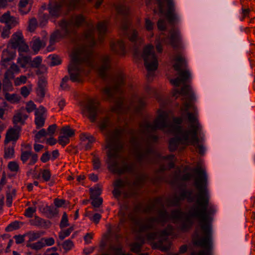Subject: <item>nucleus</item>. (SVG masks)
Returning <instances> with one entry per match:
<instances>
[{"label": "nucleus", "mask_w": 255, "mask_h": 255, "mask_svg": "<svg viewBox=\"0 0 255 255\" xmlns=\"http://www.w3.org/2000/svg\"><path fill=\"white\" fill-rule=\"evenodd\" d=\"M69 225L68 217L66 213L65 212L63 214L62 219L61 220L60 226L61 228L66 227Z\"/></svg>", "instance_id": "nucleus-60"}, {"label": "nucleus", "mask_w": 255, "mask_h": 255, "mask_svg": "<svg viewBox=\"0 0 255 255\" xmlns=\"http://www.w3.org/2000/svg\"><path fill=\"white\" fill-rule=\"evenodd\" d=\"M69 80V78L67 76H65L62 80L60 84V88L63 90H68L69 89L68 82Z\"/></svg>", "instance_id": "nucleus-54"}, {"label": "nucleus", "mask_w": 255, "mask_h": 255, "mask_svg": "<svg viewBox=\"0 0 255 255\" xmlns=\"http://www.w3.org/2000/svg\"><path fill=\"white\" fill-rule=\"evenodd\" d=\"M25 236L28 238L27 243H31L39 238L41 234L39 232H30L25 234Z\"/></svg>", "instance_id": "nucleus-37"}, {"label": "nucleus", "mask_w": 255, "mask_h": 255, "mask_svg": "<svg viewBox=\"0 0 255 255\" xmlns=\"http://www.w3.org/2000/svg\"><path fill=\"white\" fill-rule=\"evenodd\" d=\"M14 150L12 147H7L4 149V157L6 159L12 158L14 156Z\"/></svg>", "instance_id": "nucleus-47"}, {"label": "nucleus", "mask_w": 255, "mask_h": 255, "mask_svg": "<svg viewBox=\"0 0 255 255\" xmlns=\"http://www.w3.org/2000/svg\"><path fill=\"white\" fill-rule=\"evenodd\" d=\"M8 168L12 172H17L19 170V165L15 161H10L8 164Z\"/></svg>", "instance_id": "nucleus-55"}, {"label": "nucleus", "mask_w": 255, "mask_h": 255, "mask_svg": "<svg viewBox=\"0 0 255 255\" xmlns=\"http://www.w3.org/2000/svg\"><path fill=\"white\" fill-rule=\"evenodd\" d=\"M163 208L164 205L161 198H157L145 206L142 209V212L144 213H150L157 211L158 215L157 217L132 218L131 220L137 231L139 233H144L150 230H155L158 225L163 224L167 222L169 220V215Z\"/></svg>", "instance_id": "nucleus-4"}, {"label": "nucleus", "mask_w": 255, "mask_h": 255, "mask_svg": "<svg viewBox=\"0 0 255 255\" xmlns=\"http://www.w3.org/2000/svg\"><path fill=\"white\" fill-rule=\"evenodd\" d=\"M16 56V51L13 49L11 50L4 49L1 55V60L3 62H10L13 60Z\"/></svg>", "instance_id": "nucleus-26"}, {"label": "nucleus", "mask_w": 255, "mask_h": 255, "mask_svg": "<svg viewBox=\"0 0 255 255\" xmlns=\"http://www.w3.org/2000/svg\"><path fill=\"white\" fill-rule=\"evenodd\" d=\"M31 156V151H23L21 152L20 159L23 163L27 161Z\"/></svg>", "instance_id": "nucleus-51"}, {"label": "nucleus", "mask_w": 255, "mask_h": 255, "mask_svg": "<svg viewBox=\"0 0 255 255\" xmlns=\"http://www.w3.org/2000/svg\"><path fill=\"white\" fill-rule=\"evenodd\" d=\"M16 128H11L9 129L6 133L4 143L7 144L11 141H15L19 137V133L21 130L19 127L15 126Z\"/></svg>", "instance_id": "nucleus-22"}, {"label": "nucleus", "mask_w": 255, "mask_h": 255, "mask_svg": "<svg viewBox=\"0 0 255 255\" xmlns=\"http://www.w3.org/2000/svg\"><path fill=\"white\" fill-rule=\"evenodd\" d=\"M26 246L33 250H39L44 247V243L43 242V240H41L36 243H27Z\"/></svg>", "instance_id": "nucleus-40"}, {"label": "nucleus", "mask_w": 255, "mask_h": 255, "mask_svg": "<svg viewBox=\"0 0 255 255\" xmlns=\"http://www.w3.org/2000/svg\"><path fill=\"white\" fill-rule=\"evenodd\" d=\"M157 27L160 30H164L166 28V22L165 20L160 18L157 22Z\"/></svg>", "instance_id": "nucleus-64"}, {"label": "nucleus", "mask_w": 255, "mask_h": 255, "mask_svg": "<svg viewBox=\"0 0 255 255\" xmlns=\"http://www.w3.org/2000/svg\"><path fill=\"white\" fill-rule=\"evenodd\" d=\"M45 119L44 116H35V124L37 128H41L44 126Z\"/></svg>", "instance_id": "nucleus-48"}, {"label": "nucleus", "mask_w": 255, "mask_h": 255, "mask_svg": "<svg viewBox=\"0 0 255 255\" xmlns=\"http://www.w3.org/2000/svg\"><path fill=\"white\" fill-rule=\"evenodd\" d=\"M144 64H158V61L154 51V46L151 44L146 45L141 55Z\"/></svg>", "instance_id": "nucleus-19"}, {"label": "nucleus", "mask_w": 255, "mask_h": 255, "mask_svg": "<svg viewBox=\"0 0 255 255\" xmlns=\"http://www.w3.org/2000/svg\"><path fill=\"white\" fill-rule=\"evenodd\" d=\"M194 172L198 175L194 185L198 190L195 203L190 208L188 213L175 210L172 211L170 217L180 222V229L182 231L191 227L193 225L191 218H198L200 220L201 233L213 237L212 220H210L209 216L214 214L216 210L213 206H209L207 175L205 171L200 168H195Z\"/></svg>", "instance_id": "nucleus-1"}, {"label": "nucleus", "mask_w": 255, "mask_h": 255, "mask_svg": "<svg viewBox=\"0 0 255 255\" xmlns=\"http://www.w3.org/2000/svg\"><path fill=\"white\" fill-rule=\"evenodd\" d=\"M180 170L176 171L174 174V181H178L179 180L188 181L190 179L192 175L190 173H186L184 175H180Z\"/></svg>", "instance_id": "nucleus-34"}, {"label": "nucleus", "mask_w": 255, "mask_h": 255, "mask_svg": "<svg viewBox=\"0 0 255 255\" xmlns=\"http://www.w3.org/2000/svg\"><path fill=\"white\" fill-rule=\"evenodd\" d=\"M36 108V105L32 101L28 102L26 104L25 109V113H30L32 112Z\"/></svg>", "instance_id": "nucleus-62"}, {"label": "nucleus", "mask_w": 255, "mask_h": 255, "mask_svg": "<svg viewBox=\"0 0 255 255\" xmlns=\"http://www.w3.org/2000/svg\"><path fill=\"white\" fill-rule=\"evenodd\" d=\"M97 213L94 212L95 211H86L85 216L86 217H88L91 221L95 223V224H98L101 218V214L103 213V210L102 209H100L98 210Z\"/></svg>", "instance_id": "nucleus-25"}, {"label": "nucleus", "mask_w": 255, "mask_h": 255, "mask_svg": "<svg viewBox=\"0 0 255 255\" xmlns=\"http://www.w3.org/2000/svg\"><path fill=\"white\" fill-rule=\"evenodd\" d=\"M32 67L35 68V72L37 75H40L47 72V67L45 65H31Z\"/></svg>", "instance_id": "nucleus-44"}, {"label": "nucleus", "mask_w": 255, "mask_h": 255, "mask_svg": "<svg viewBox=\"0 0 255 255\" xmlns=\"http://www.w3.org/2000/svg\"><path fill=\"white\" fill-rule=\"evenodd\" d=\"M48 9L49 13L53 16H57L58 15V9L56 6L52 5L51 4L48 6Z\"/></svg>", "instance_id": "nucleus-57"}, {"label": "nucleus", "mask_w": 255, "mask_h": 255, "mask_svg": "<svg viewBox=\"0 0 255 255\" xmlns=\"http://www.w3.org/2000/svg\"><path fill=\"white\" fill-rule=\"evenodd\" d=\"M107 231L102 235L99 247L100 251L109 254L112 252V228L110 224L107 225Z\"/></svg>", "instance_id": "nucleus-17"}, {"label": "nucleus", "mask_w": 255, "mask_h": 255, "mask_svg": "<svg viewBox=\"0 0 255 255\" xmlns=\"http://www.w3.org/2000/svg\"><path fill=\"white\" fill-rule=\"evenodd\" d=\"M184 65H173V68L176 71L177 77L174 79H171L170 83L176 87H178L182 83H185L190 78V74Z\"/></svg>", "instance_id": "nucleus-16"}, {"label": "nucleus", "mask_w": 255, "mask_h": 255, "mask_svg": "<svg viewBox=\"0 0 255 255\" xmlns=\"http://www.w3.org/2000/svg\"><path fill=\"white\" fill-rule=\"evenodd\" d=\"M81 108L83 115L87 116L91 122L97 120L98 115L103 114L99 127L105 137V142L102 145V152L105 155V161L110 171L112 170V113L111 109H103L99 102L95 99H89L82 105Z\"/></svg>", "instance_id": "nucleus-3"}, {"label": "nucleus", "mask_w": 255, "mask_h": 255, "mask_svg": "<svg viewBox=\"0 0 255 255\" xmlns=\"http://www.w3.org/2000/svg\"><path fill=\"white\" fill-rule=\"evenodd\" d=\"M42 177L45 181L50 180L51 177V173L48 169H44L41 171Z\"/></svg>", "instance_id": "nucleus-59"}, {"label": "nucleus", "mask_w": 255, "mask_h": 255, "mask_svg": "<svg viewBox=\"0 0 255 255\" xmlns=\"http://www.w3.org/2000/svg\"><path fill=\"white\" fill-rule=\"evenodd\" d=\"M86 19L82 14L72 16L67 20L62 19L59 22V26L61 29L56 30L53 32L50 38V43L54 44L57 41L63 38L73 39V36H77L78 33L76 28L86 23Z\"/></svg>", "instance_id": "nucleus-6"}, {"label": "nucleus", "mask_w": 255, "mask_h": 255, "mask_svg": "<svg viewBox=\"0 0 255 255\" xmlns=\"http://www.w3.org/2000/svg\"><path fill=\"white\" fill-rule=\"evenodd\" d=\"M11 46L13 50L17 48L19 57L16 64H41L42 58L36 56L33 60L29 53L28 46L23 41V37L21 32L14 33L10 39Z\"/></svg>", "instance_id": "nucleus-8"}, {"label": "nucleus", "mask_w": 255, "mask_h": 255, "mask_svg": "<svg viewBox=\"0 0 255 255\" xmlns=\"http://www.w3.org/2000/svg\"><path fill=\"white\" fill-rule=\"evenodd\" d=\"M47 84L46 78L43 76H39L37 83L38 88L45 89Z\"/></svg>", "instance_id": "nucleus-53"}, {"label": "nucleus", "mask_w": 255, "mask_h": 255, "mask_svg": "<svg viewBox=\"0 0 255 255\" xmlns=\"http://www.w3.org/2000/svg\"><path fill=\"white\" fill-rule=\"evenodd\" d=\"M31 90V84L28 85L27 86H24L21 88L20 94L24 98H26L29 95Z\"/></svg>", "instance_id": "nucleus-45"}, {"label": "nucleus", "mask_w": 255, "mask_h": 255, "mask_svg": "<svg viewBox=\"0 0 255 255\" xmlns=\"http://www.w3.org/2000/svg\"><path fill=\"white\" fill-rule=\"evenodd\" d=\"M181 38L179 30L173 28L169 31V36L165 37L162 33L159 35L158 39H156V50L159 53L162 52V46L161 43L170 45L173 47H178L181 41Z\"/></svg>", "instance_id": "nucleus-12"}, {"label": "nucleus", "mask_w": 255, "mask_h": 255, "mask_svg": "<svg viewBox=\"0 0 255 255\" xmlns=\"http://www.w3.org/2000/svg\"><path fill=\"white\" fill-rule=\"evenodd\" d=\"M84 65H69L68 72L70 80L73 82H81L83 76L86 74L84 70Z\"/></svg>", "instance_id": "nucleus-18"}, {"label": "nucleus", "mask_w": 255, "mask_h": 255, "mask_svg": "<svg viewBox=\"0 0 255 255\" xmlns=\"http://www.w3.org/2000/svg\"><path fill=\"white\" fill-rule=\"evenodd\" d=\"M46 211L48 214L49 217H52L58 214V210L52 206H46Z\"/></svg>", "instance_id": "nucleus-50"}, {"label": "nucleus", "mask_w": 255, "mask_h": 255, "mask_svg": "<svg viewBox=\"0 0 255 255\" xmlns=\"http://www.w3.org/2000/svg\"><path fill=\"white\" fill-rule=\"evenodd\" d=\"M122 132L121 130H113V171L114 167L117 165V162L114 159L119 156L122 165L118 168V173L120 174L125 173H133L135 170L136 163L133 162L128 163V158L119 155L123 148V143L120 137Z\"/></svg>", "instance_id": "nucleus-7"}, {"label": "nucleus", "mask_w": 255, "mask_h": 255, "mask_svg": "<svg viewBox=\"0 0 255 255\" xmlns=\"http://www.w3.org/2000/svg\"><path fill=\"white\" fill-rule=\"evenodd\" d=\"M92 29V30H95L101 37L105 36L108 31L107 25L105 22L98 23L96 27H93Z\"/></svg>", "instance_id": "nucleus-29"}, {"label": "nucleus", "mask_w": 255, "mask_h": 255, "mask_svg": "<svg viewBox=\"0 0 255 255\" xmlns=\"http://www.w3.org/2000/svg\"><path fill=\"white\" fill-rule=\"evenodd\" d=\"M116 10L118 14L122 17L121 23V29L123 34L127 36L129 40L132 42H138L141 44L143 42L142 38H138V32L135 29L130 30L129 29L130 25V19L129 17V9L128 7L125 3H121L116 6Z\"/></svg>", "instance_id": "nucleus-10"}, {"label": "nucleus", "mask_w": 255, "mask_h": 255, "mask_svg": "<svg viewBox=\"0 0 255 255\" xmlns=\"http://www.w3.org/2000/svg\"><path fill=\"white\" fill-rule=\"evenodd\" d=\"M19 70L18 65H11L10 68L5 72L4 79L11 80L14 78V74L18 73Z\"/></svg>", "instance_id": "nucleus-30"}, {"label": "nucleus", "mask_w": 255, "mask_h": 255, "mask_svg": "<svg viewBox=\"0 0 255 255\" xmlns=\"http://www.w3.org/2000/svg\"><path fill=\"white\" fill-rule=\"evenodd\" d=\"M95 68L99 76L104 81H110L111 69L110 65H95Z\"/></svg>", "instance_id": "nucleus-20"}, {"label": "nucleus", "mask_w": 255, "mask_h": 255, "mask_svg": "<svg viewBox=\"0 0 255 255\" xmlns=\"http://www.w3.org/2000/svg\"><path fill=\"white\" fill-rule=\"evenodd\" d=\"M144 239L140 237L139 239V242H134L130 245L131 251L135 253H138L141 251V247L144 244Z\"/></svg>", "instance_id": "nucleus-33"}, {"label": "nucleus", "mask_w": 255, "mask_h": 255, "mask_svg": "<svg viewBox=\"0 0 255 255\" xmlns=\"http://www.w3.org/2000/svg\"><path fill=\"white\" fill-rule=\"evenodd\" d=\"M90 58V53L85 47L82 49L74 51L70 54L71 63L69 64H94L89 61ZM102 64H109L103 63Z\"/></svg>", "instance_id": "nucleus-14"}, {"label": "nucleus", "mask_w": 255, "mask_h": 255, "mask_svg": "<svg viewBox=\"0 0 255 255\" xmlns=\"http://www.w3.org/2000/svg\"><path fill=\"white\" fill-rule=\"evenodd\" d=\"M7 188L8 190L6 193V204L8 207H10L12 205L13 199L16 196V191L15 189L12 188L10 186H8Z\"/></svg>", "instance_id": "nucleus-27"}, {"label": "nucleus", "mask_w": 255, "mask_h": 255, "mask_svg": "<svg viewBox=\"0 0 255 255\" xmlns=\"http://www.w3.org/2000/svg\"><path fill=\"white\" fill-rule=\"evenodd\" d=\"M0 21L5 25L1 32V37L4 39L7 38L10 33V29L17 24V21L14 16L10 15L9 12L3 14L0 18Z\"/></svg>", "instance_id": "nucleus-15"}, {"label": "nucleus", "mask_w": 255, "mask_h": 255, "mask_svg": "<svg viewBox=\"0 0 255 255\" xmlns=\"http://www.w3.org/2000/svg\"><path fill=\"white\" fill-rule=\"evenodd\" d=\"M92 155H93L92 161L93 163V168L95 170H98L101 166V162L100 157L97 155L94 154V153H92Z\"/></svg>", "instance_id": "nucleus-43"}, {"label": "nucleus", "mask_w": 255, "mask_h": 255, "mask_svg": "<svg viewBox=\"0 0 255 255\" xmlns=\"http://www.w3.org/2000/svg\"><path fill=\"white\" fill-rule=\"evenodd\" d=\"M61 133L63 134V135L69 138L74 135L75 130L71 128L70 127L66 126L62 128L61 129Z\"/></svg>", "instance_id": "nucleus-41"}, {"label": "nucleus", "mask_w": 255, "mask_h": 255, "mask_svg": "<svg viewBox=\"0 0 255 255\" xmlns=\"http://www.w3.org/2000/svg\"><path fill=\"white\" fill-rule=\"evenodd\" d=\"M30 224L33 226L43 228H48L50 225L49 221H46L37 216L35 217L34 219L30 221Z\"/></svg>", "instance_id": "nucleus-28"}, {"label": "nucleus", "mask_w": 255, "mask_h": 255, "mask_svg": "<svg viewBox=\"0 0 255 255\" xmlns=\"http://www.w3.org/2000/svg\"><path fill=\"white\" fill-rule=\"evenodd\" d=\"M181 92L188 96L189 101L185 103L184 107L181 108V110L182 111V117L184 118V120L187 119L188 122L190 123V129L183 131L182 127L180 126H173V129L176 132H182L183 138L185 140H188L190 138V142L192 144L195 145L199 142V138L197 134L200 125L196 115L188 112L189 108L191 106V102L194 99V96L190 86H184L181 90Z\"/></svg>", "instance_id": "nucleus-5"}, {"label": "nucleus", "mask_w": 255, "mask_h": 255, "mask_svg": "<svg viewBox=\"0 0 255 255\" xmlns=\"http://www.w3.org/2000/svg\"><path fill=\"white\" fill-rule=\"evenodd\" d=\"M90 198L100 197L99 196L102 193V188L99 185H96L93 188H90Z\"/></svg>", "instance_id": "nucleus-36"}, {"label": "nucleus", "mask_w": 255, "mask_h": 255, "mask_svg": "<svg viewBox=\"0 0 255 255\" xmlns=\"http://www.w3.org/2000/svg\"><path fill=\"white\" fill-rule=\"evenodd\" d=\"M172 130L176 134H179L180 136H175L173 138H172L170 139L169 141V149L170 151H173L175 150L178 147L179 144L182 141H188V140H185L183 138L182 132L177 133L173 129V126H172Z\"/></svg>", "instance_id": "nucleus-24"}, {"label": "nucleus", "mask_w": 255, "mask_h": 255, "mask_svg": "<svg viewBox=\"0 0 255 255\" xmlns=\"http://www.w3.org/2000/svg\"><path fill=\"white\" fill-rule=\"evenodd\" d=\"M4 97L8 101L11 103H14L18 101L19 100V99L16 94H10L8 92L4 93Z\"/></svg>", "instance_id": "nucleus-49"}, {"label": "nucleus", "mask_w": 255, "mask_h": 255, "mask_svg": "<svg viewBox=\"0 0 255 255\" xmlns=\"http://www.w3.org/2000/svg\"><path fill=\"white\" fill-rule=\"evenodd\" d=\"M146 176L144 174L137 175L133 182L134 186L136 187H141L146 180Z\"/></svg>", "instance_id": "nucleus-39"}, {"label": "nucleus", "mask_w": 255, "mask_h": 255, "mask_svg": "<svg viewBox=\"0 0 255 255\" xmlns=\"http://www.w3.org/2000/svg\"><path fill=\"white\" fill-rule=\"evenodd\" d=\"M176 64H186L188 62L187 59L183 55H178L175 57Z\"/></svg>", "instance_id": "nucleus-63"}, {"label": "nucleus", "mask_w": 255, "mask_h": 255, "mask_svg": "<svg viewBox=\"0 0 255 255\" xmlns=\"http://www.w3.org/2000/svg\"><path fill=\"white\" fill-rule=\"evenodd\" d=\"M160 13L167 18L171 24L178 23L180 21V16L176 11L175 3L173 0H167V10L164 9L163 3L161 0H158Z\"/></svg>", "instance_id": "nucleus-13"}, {"label": "nucleus", "mask_w": 255, "mask_h": 255, "mask_svg": "<svg viewBox=\"0 0 255 255\" xmlns=\"http://www.w3.org/2000/svg\"><path fill=\"white\" fill-rule=\"evenodd\" d=\"M28 115L25 113L24 108H21L17 111L13 117V123L16 126L17 124L23 125Z\"/></svg>", "instance_id": "nucleus-23"}, {"label": "nucleus", "mask_w": 255, "mask_h": 255, "mask_svg": "<svg viewBox=\"0 0 255 255\" xmlns=\"http://www.w3.org/2000/svg\"><path fill=\"white\" fill-rule=\"evenodd\" d=\"M69 138L63 135H60L58 137V142L60 144L63 146H65L69 142Z\"/></svg>", "instance_id": "nucleus-61"}, {"label": "nucleus", "mask_w": 255, "mask_h": 255, "mask_svg": "<svg viewBox=\"0 0 255 255\" xmlns=\"http://www.w3.org/2000/svg\"><path fill=\"white\" fill-rule=\"evenodd\" d=\"M2 90L4 93L11 92L13 90V86L10 80L3 79Z\"/></svg>", "instance_id": "nucleus-38"}, {"label": "nucleus", "mask_w": 255, "mask_h": 255, "mask_svg": "<svg viewBox=\"0 0 255 255\" xmlns=\"http://www.w3.org/2000/svg\"><path fill=\"white\" fill-rule=\"evenodd\" d=\"M102 98L104 100L110 102L112 99V88L110 85L106 86L102 91Z\"/></svg>", "instance_id": "nucleus-32"}, {"label": "nucleus", "mask_w": 255, "mask_h": 255, "mask_svg": "<svg viewBox=\"0 0 255 255\" xmlns=\"http://www.w3.org/2000/svg\"><path fill=\"white\" fill-rule=\"evenodd\" d=\"M192 195V191L191 190H183L179 196L174 195L170 199V202L173 205L177 206L179 204L180 201L183 200L185 198H187L189 202H192L193 201V198Z\"/></svg>", "instance_id": "nucleus-21"}, {"label": "nucleus", "mask_w": 255, "mask_h": 255, "mask_svg": "<svg viewBox=\"0 0 255 255\" xmlns=\"http://www.w3.org/2000/svg\"><path fill=\"white\" fill-rule=\"evenodd\" d=\"M42 46V41L39 38L34 40L32 44V48L37 53Z\"/></svg>", "instance_id": "nucleus-46"}, {"label": "nucleus", "mask_w": 255, "mask_h": 255, "mask_svg": "<svg viewBox=\"0 0 255 255\" xmlns=\"http://www.w3.org/2000/svg\"><path fill=\"white\" fill-rule=\"evenodd\" d=\"M193 244L204 250L200 251L198 253L193 252L191 255H213V237L201 232L200 235L196 233L193 237Z\"/></svg>", "instance_id": "nucleus-11"}, {"label": "nucleus", "mask_w": 255, "mask_h": 255, "mask_svg": "<svg viewBox=\"0 0 255 255\" xmlns=\"http://www.w3.org/2000/svg\"><path fill=\"white\" fill-rule=\"evenodd\" d=\"M92 200L91 205L93 207L94 211H97L101 208L103 203V199L101 197L90 198Z\"/></svg>", "instance_id": "nucleus-35"}, {"label": "nucleus", "mask_w": 255, "mask_h": 255, "mask_svg": "<svg viewBox=\"0 0 255 255\" xmlns=\"http://www.w3.org/2000/svg\"><path fill=\"white\" fill-rule=\"evenodd\" d=\"M184 120L181 117L174 118L173 119L174 124H171L169 114L166 112H162L154 121V124L152 125L148 122H144L140 125V131L143 134L145 138L142 136L140 139L133 135H132L130 143L131 145L133 154L139 163L143 161L147 163L156 162L153 160L151 158L154 157L157 159H166L172 161L174 157L173 155H169L167 156L161 157L160 155L155 152L152 149L150 142L156 141L157 136L154 135H147L150 132L155 131L157 129H163L165 128L170 127L172 130V126H179Z\"/></svg>", "instance_id": "nucleus-2"}, {"label": "nucleus", "mask_w": 255, "mask_h": 255, "mask_svg": "<svg viewBox=\"0 0 255 255\" xmlns=\"http://www.w3.org/2000/svg\"><path fill=\"white\" fill-rule=\"evenodd\" d=\"M27 77L25 76L22 75L15 79L14 83L16 86L26 83L27 81Z\"/></svg>", "instance_id": "nucleus-52"}, {"label": "nucleus", "mask_w": 255, "mask_h": 255, "mask_svg": "<svg viewBox=\"0 0 255 255\" xmlns=\"http://www.w3.org/2000/svg\"><path fill=\"white\" fill-rule=\"evenodd\" d=\"M73 231L72 228H70L64 231L61 232L59 235V238L60 240H63L66 237L70 235L72 231Z\"/></svg>", "instance_id": "nucleus-56"}, {"label": "nucleus", "mask_w": 255, "mask_h": 255, "mask_svg": "<svg viewBox=\"0 0 255 255\" xmlns=\"http://www.w3.org/2000/svg\"><path fill=\"white\" fill-rule=\"evenodd\" d=\"M62 247L67 252L72 249L73 247V243L71 240H68L64 242Z\"/></svg>", "instance_id": "nucleus-58"}, {"label": "nucleus", "mask_w": 255, "mask_h": 255, "mask_svg": "<svg viewBox=\"0 0 255 255\" xmlns=\"http://www.w3.org/2000/svg\"><path fill=\"white\" fill-rule=\"evenodd\" d=\"M125 84L124 74L120 72L113 75V112L123 114L126 112L124 106V97L122 87Z\"/></svg>", "instance_id": "nucleus-9"}, {"label": "nucleus", "mask_w": 255, "mask_h": 255, "mask_svg": "<svg viewBox=\"0 0 255 255\" xmlns=\"http://www.w3.org/2000/svg\"><path fill=\"white\" fill-rule=\"evenodd\" d=\"M61 63L60 58L57 55L50 54L47 58V64H61Z\"/></svg>", "instance_id": "nucleus-42"}, {"label": "nucleus", "mask_w": 255, "mask_h": 255, "mask_svg": "<svg viewBox=\"0 0 255 255\" xmlns=\"http://www.w3.org/2000/svg\"><path fill=\"white\" fill-rule=\"evenodd\" d=\"M145 69L147 71L146 75L148 81L151 80V79L154 75L155 71L158 68V65H144Z\"/></svg>", "instance_id": "nucleus-31"}]
</instances>
